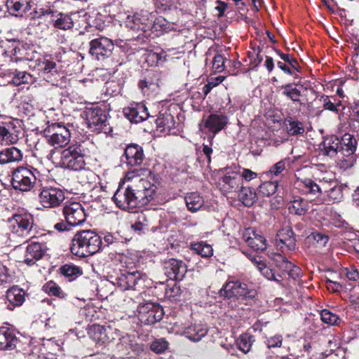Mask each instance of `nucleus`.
<instances>
[{"instance_id": "nucleus-18", "label": "nucleus", "mask_w": 359, "mask_h": 359, "mask_svg": "<svg viewBox=\"0 0 359 359\" xmlns=\"http://www.w3.org/2000/svg\"><path fill=\"white\" fill-rule=\"evenodd\" d=\"M187 271V266L181 260L170 259L165 262V274L170 280H182Z\"/></svg>"}, {"instance_id": "nucleus-2", "label": "nucleus", "mask_w": 359, "mask_h": 359, "mask_svg": "<svg viewBox=\"0 0 359 359\" xmlns=\"http://www.w3.org/2000/svg\"><path fill=\"white\" fill-rule=\"evenodd\" d=\"M101 245V238L95 232L83 230L75 234L70 250L77 257H86L98 252Z\"/></svg>"}, {"instance_id": "nucleus-26", "label": "nucleus", "mask_w": 359, "mask_h": 359, "mask_svg": "<svg viewBox=\"0 0 359 359\" xmlns=\"http://www.w3.org/2000/svg\"><path fill=\"white\" fill-rule=\"evenodd\" d=\"M45 253V247L39 243H32L27 247L25 255V262L33 265L36 261L39 260Z\"/></svg>"}, {"instance_id": "nucleus-38", "label": "nucleus", "mask_w": 359, "mask_h": 359, "mask_svg": "<svg viewBox=\"0 0 359 359\" xmlns=\"http://www.w3.org/2000/svg\"><path fill=\"white\" fill-rule=\"evenodd\" d=\"M286 160H280V161L272 165L270 169L266 172V175L271 179L276 177H282L287 172Z\"/></svg>"}, {"instance_id": "nucleus-56", "label": "nucleus", "mask_w": 359, "mask_h": 359, "mask_svg": "<svg viewBox=\"0 0 359 359\" xmlns=\"http://www.w3.org/2000/svg\"><path fill=\"white\" fill-rule=\"evenodd\" d=\"M224 78L223 76H217L215 78H211L208 81V83L203 88V93L205 95H207L211 90L218 86L220 83L224 81Z\"/></svg>"}, {"instance_id": "nucleus-35", "label": "nucleus", "mask_w": 359, "mask_h": 359, "mask_svg": "<svg viewBox=\"0 0 359 359\" xmlns=\"http://www.w3.org/2000/svg\"><path fill=\"white\" fill-rule=\"evenodd\" d=\"M287 132L290 135H301L304 133L303 123L292 117H287L284 121Z\"/></svg>"}, {"instance_id": "nucleus-44", "label": "nucleus", "mask_w": 359, "mask_h": 359, "mask_svg": "<svg viewBox=\"0 0 359 359\" xmlns=\"http://www.w3.org/2000/svg\"><path fill=\"white\" fill-rule=\"evenodd\" d=\"M11 82L15 86H20L22 83H28L32 82V76L25 72H19L15 70L10 73Z\"/></svg>"}, {"instance_id": "nucleus-47", "label": "nucleus", "mask_w": 359, "mask_h": 359, "mask_svg": "<svg viewBox=\"0 0 359 359\" xmlns=\"http://www.w3.org/2000/svg\"><path fill=\"white\" fill-rule=\"evenodd\" d=\"M43 290L48 294L58 297L60 298H65L66 296L61 288L53 281L46 283L43 287Z\"/></svg>"}, {"instance_id": "nucleus-64", "label": "nucleus", "mask_w": 359, "mask_h": 359, "mask_svg": "<svg viewBox=\"0 0 359 359\" xmlns=\"http://www.w3.org/2000/svg\"><path fill=\"white\" fill-rule=\"evenodd\" d=\"M133 40H127V41H122L120 43V47L122 48L123 51L127 54V55L132 56L134 53V50L133 48Z\"/></svg>"}, {"instance_id": "nucleus-46", "label": "nucleus", "mask_w": 359, "mask_h": 359, "mask_svg": "<svg viewBox=\"0 0 359 359\" xmlns=\"http://www.w3.org/2000/svg\"><path fill=\"white\" fill-rule=\"evenodd\" d=\"M60 270L63 276L71 279H74L82 273L81 269L74 264H65Z\"/></svg>"}, {"instance_id": "nucleus-9", "label": "nucleus", "mask_w": 359, "mask_h": 359, "mask_svg": "<svg viewBox=\"0 0 359 359\" xmlns=\"http://www.w3.org/2000/svg\"><path fill=\"white\" fill-rule=\"evenodd\" d=\"M222 296L228 299L236 297L238 299H252L256 292L250 289L247 284L240 281H229L220 290Z\"/></svg>"}, {"instance_id": "nucleus-20", "label": "nucleus", "mask_w": 359, "mask_h": 359, "mask_svg": "<svg viewBox=\"0 0 359 359\" xmlns=\"http://www.w3.org/2000/svg\"><path fill=\"white\" fill-rule=\"evenodd\" d=\"M203 126L213 135L221 131L228 123V117L222 113L210 114L207 118H203Z\"/></svg>"}, {"instance_id": "nucleus-31", "label": "nucleus", "mask_w": 359, "mask_h": 359, "mask_svg": "<svg viewBox=\"0 0 359 359\" xmlns=\"http://www.w3.org/2000/svg\"><path fill=\"white\" fill-rule=\"evenodd\" d=\"M157 130L168 134L175 126V120L172 114L169 113L161 114L156 120Z\"/></svg>"}, {"instance_id": "nucleus-15", "label": "nucleus", "mask_w": 359, "mask_h": 359, "mask_svg": "<svg viewBox=\"0 0 359 359\" xmlns=\"http://www.w3.org/2000/svg\"><path fill=\"white\" fill-rule=\"evenodd\" d=\"M20 126L18 120H10L0 125V137L2 140L14 144L19 140Z\"/></svg>"}, {"instance_id": "nucleus-41", "label": "nucleus", "mask_w": 359, "mask_h": 359, "mask_svg": "<svg viewBox=\"0 0 359 359\" xmlns=\"http://www.w3.org/2000/svg\"><path fill=\"white\" fill-rule=\"evenodd\" d=\"M138 18H136V26L137 25V21L142 25V27L138 26L136 29L141 30L144 33H146L153 25V20L151 13L147 11H142L141 13L138 15Z\"/></svg>"}, {"instance_id": "nucleus-45", "label": "nucleus", "mask_w": 359, "mask_h": 359, "mask_svg": "<svg viewBox=\"0 0 359 359\" xmlns=\"http://www.w3.org/2000/svg\"><path fill=\"white\" fill-rule=\"evenodd\" d=\"M254 341V337L252 335L245 333L240 336L237 341V345L241 351L247 353L250 351Z\"/></svg>"}, {"instance_id": "nucleus-7", "label": "nucleus", "mask_w": 359, "mask_h": 359, "mask_svg": "<svg viewBox=\"0 0 359 359\" xmlns=\"http://www.w3.org/2000/svg\"><path fill=\"white\" fill-rule=\"evenodd\" d=\"M88 128L97 133H107L111 130L107 122L106 112L100 107H91L86 111Z\"/></svg>"}, {"instance_id": "nucleus-60", "label": "nucleus", "mask_w": 359, "mask_h": 359, "mask_svg": "<svg viewBox=\"0 0 359 359\" xmlns=\"http://www.w3.org/2000/svg\"><path fill=\"white\" fill-rule=\"evenodd\" d=\"M48 133H50V135H57V134L70 133L69 129L66 128V126L60 124V123H53L51 126L48 127Z\"/></svg>"}, {"instance_id": "nucleus-36", "label": "nucleus", "mask_w": 359, "mask_h": 359, "mask_svg": "<svg viewBox=\"0 0 359 359\" xmlns=\"http://www.w3.org/2000/svg\"><path fill=\"white\" fill-rule=\"evenodd\" d=\"M187 208L191 212L198 210L203 205V200L198 193L192 192L187 194L185 198Z\"/></svg>"}, {"instance_id": "nucleus-55", "label": "nucleus", "mask_w": 359, "mask_h": 359, "mask_svg": "<svg viewBox=\"0 0 359 359\" xmlns=\"http://www.w3.org/2000/svg\"><path fill=\"white\" fill-rule=\"evenodd\" d=\"M99 330L102 335H104L105 340L108 341H113L119 336L116 332V330L113 329L111 326L102 327L99 328Z\"/></svg>"}, {"instance_id": "nucleus-17", "label": "nucleus", "mask_w": 359, "mask_h": 359, "mask_svg": "<svg viewBox=\"0 0 359 359\" xmlns=\"http://www.w3.org/2000/svg\"><path fill=\"white\" fill-rule=\"evenodd\" d=\"M273 261L277 269L280 271L282 277L287 273L290 278L296 279L300 274L299 267L287 260L280 254H275L273 257Z\"/></svg>"}, {"instance_id": "nucleus-32", "label": "nucleus", "mask_w": 359, "mask_h": 359, "mask_svg": "<svg viewBox=\"0 0 359 359\" xmlns=\"http://www.w3.org/2000/svg\"><path fill=\"white\" fill-rule=\"evenodd\" d=\"M288 210L291 214L304 215L309 210V203L301 197L295 198L288 204Z\"/></svg>"}, {"instance_id": "nucleus-61", "label": "nucleus", "mask_w": 359, "mask_h": 359, "mask_svg": "<svg viewBox=\"0 0 359 359\" xmlns=\"http://www.w3.org/2000/svg\"><path fill=\"white\" fill-rule=\"evenodd\" d=\"M212 68L217 72H222L224 69V59L222 55L217 54L214 57Z\"/></svg>"}, {"instance_id": "nucleus-24", "label": "nucleus", "mask_w": 359, "mask_h": 359, "mask_svg": "<svg viewBox=\"0 0 359 359\" xmlns=\"http://www.w3.org/2000/svg\"><path fill=\"white\" fill-rule=\"evenodd\" d=\"M139 63L144 67L147 66H156L162 59V55L160 53L149 50L146 47L139 48L136 50Z\"/></svg>"}, {"instance_id": "nucleus-50", "label": "nucleus", "mask_w": 359, "mask_h": 359, "mask_svg": "<svg viewBox=\"0 0 359 359\" xmlns=\"http://www.w3.org/2000/svg\"><path fill=\"white\" fill-rule=\"evenodd\" d=\"M304 188V191L307 194H316L320 193V188L315 182L311 179H305L300 181V184Z\"/></svg>"}, {"instance_id": "nucleus-19", "label": "nucleus", "mask_w": 359, "mask_h": 359, "mask_svg": "<svg viewBox=\"0 0 359 359\" xmlns=\"http://www.w3.org/2000/svg\"><path fill=\"white\" fill-rule=\"evenodd\" d=\"M219 184L225 193L236 192L242 185L241 176L234 171L227 172L219 179Z\"/></svg>"}, {"instance_id": "nucleus-54", "label": "nucleus", "mask_w": 359, "mask_h": 359, "mask_svg": "<svg viewBox=\"0 0 359 359\" xmlns=\"http://www.w3.org/2000/svg\"><path fill=\"white\" fill-rule=\"evenodd\" d=\"M26 50V53L25 55H23L24 60L29 61H36L37 63L41 60L40 54L36 50V47L27 44Z\"/></svg>"}, {"instance_id": "nucleus-52", "label": "nucleus", "mask_w": 359, "mask_h": 359, "mask_svg": "<svg viewBox=\"0 0 359 359\" xmlns=\"http://www.w3.org/2000/svg\"><path fill=\"white\" fill-rule=\"evenodd\" d=\"M135 144H129L125 149L121 161L128 165H133L135 163Z\"/></svg>"}, {"instance_id": "nucleus-63", "label": "nucleus", "mask_w": 359, "mask_h": 359, "mask_svg": "<svg viewBox=\"0 0 359 359\" xmlns=\"http://www.w3.org/2000/svg\"><path fill=\"white\" fill-rule=\"evenodd\" d=\"M12 276L8 273V269L0 262V285L12 281Z\"/></svg>"}, {"instance_id": "nucleus-43", "label": "nucleus", "mask_w": 359, "mask_h": 359, "mask_svg": "<svg viewBox=\"0 0 359 359\" xmlns=\"http://www.w3.org/2000/svg\"><path fill=\"white\" fill-rule=\"evenodd\" d=\"M259 271L269 280H273L278 283H280L282 280L281 273H277L274 269L266 266V264H258Z\"/></svg>"}, {"instance_id": "nucleus-37", "label": "nucleus", "mask_w": 359, "mask_h": 359, "mask_svg": "<svg viewBox=\"0 0 359 359\" xmlns=\"http://www.w3.org/2000/svg\"><path fill=\"white\" fill-rule=\"evenodd\" d=\"M47 140L50 145L55 147H62L66 146L70 141V133L57 134V135H48Z\"/></svg>"}, {"instance_id": "nucleus-10", "label": "nucleus", "mask_w": 359, "mask_h": 359, "mask_svg": "<svg viewBox=\"0 0 359 359\" xmlns=\"http://www.w3.org/2000/svg\"><path fill=\"white\" fill-rule=\"evenodd\" d=\"M64 191L55 187H43L39 194V201L46 208H55L65 200Z\"/></svg>"}, {"instance_id": "nucleus-16", "label": "nucleus", "mask_w": 359, "mask_h": 359, "mask_svg": "<svg viewBox=\"0 0 359 359\" xmlns=\"http://www.w3.org/2000/svg\"><path fill=\"white\" fill-rule=\"evenodd\" d=\"M276 246L283 252L293 251L296 248V239L294 233L290 227H285L280 229L276 235Z\"/></svg>"}, {"instance_id": "nucleus-1", "label": "nucleus", "mask_w": 359, "mask_h": 359, "mask_svg": "<svg viewBox=\"0 0 359 359\" xmlns=\"http://www.w3.org/2000/svg\"><path fill=\"white\" fill-rule=\"evenodd\" d=\"M144 160L142 147L136 144V177L142 176L136 184V201L140 199L139 203L141 205L147 204L151 201L154 194L153 184L149 180L151 179V172L149 168L145 167L146 163L143 162Z\"/></svg>"}, {"instance_id": "nucleus-12", "label": "nucleus", "mask_w": 359, "mask_h": 359, "mask_svg": "<svg viewBox=\"0 0 359 359\" xmlns=\"http://www.w3.org/2000/svg\"><path fill=\"white\" fill-rule=\"evenodd\" d=\"M12 234L27 238L30 237V233L34 225L33 216L29 213L18 214L13 216L11 220Z\"/></svg>"}, {"instance_id": "nucleus-14", "label": "nucleus", "mask_w": 359, "mask_h": 359, "mask_svg": "<svg viewBox=\"0 0 359 359\" xmlns=\"http://www.w3.org/2000/svg\"><path fill=\"white\" fill-rule=\"evenodd\" d=\"M113 199L121 209L135 212V190L133 186L128 185L123 192L119 188L114 195Z\"/></svg>"}, {"instance_id": "nucleus-11", "label": "nucleus", "mask_w": 359, "mask_h": 359, "mask_svg": "<svg viewBox=\"0 0 359 359\" xmlns=\"http://www.w3.org/2000/svg\"><path fill=\"white\" fill-rule=\"evenodd\" d=\"M62 213L67 223L72 226L82 224L86 219L84 208L79 202L66 203Z\"/></svg>"}, {"instance_id": "nucleus-40", "label": "nucleus", "mask_w": 359, "mask_h": 359, "mask_svg": "<svg viewBox=\"0 0 359 359\" xmlns=\"http://www.w3.org/2000/svg\"><path fill=\"white\" fill-rule=\"evenodd\" d=\"M11 43L10 48H12L11 50V55L14 57L15 61L24 60L23 55L26 53L27 43H24L19 41L12 40L9 41Z\"/></svg>"}, {"instance_id": "nucleus-6", "label": "nucleus", "mask_w": 359, "mask_h": 359, "mask_svg": "<svg viewBox=\"0 0 359 359\" xmlns=\"http://www.w3.org/2000/svg\"><path fill=\"white\" fill-rule=\"evenodd\" d=\"M46 16L53 22L55 28L67 30L73 27L72 19L67 14L58 12L53 6L41 8L34 11V15L32 18H41Z\"/></svg>"}, {"instance_id": "nucleus-42", "label": "nucleus", "mask_w": 359, "mask_h": 359, "mask_svg": "<svg viewBox=\"0 0 359 359\" xmlns=\"http://www.w3.org/2000/svg\"><path fill=\"white\" fill-rule=\"evenodd\" d=\"M191 249L196 254L202 257H210L213 255V249L212 246L204 242H199L191 245Z\"/></svg>"}, {"instance_id": "nucleus-58", "label": "nucleus", "mask_w": 359, "mask_h": 359, "mask_svg": "<svg viewBox=\"0 0 359 359\" xmlns=\"http://www.w3.org/2000/svg\"><path fill=\"white\" fill-rule=\"evenodd\" d=\"M277 53L283 60L287 62L292 69L299 72V64L297 59L289 54L283 53L280 50H278Z\"/></svg>"}, {"instance_id": "nucleus-29", "label": "nucleus", "mask_w": 359, "mask_h": 359, "mask_svg": "<svg viewBox=\"0 0 359 359\" xmlns=\"http://www.w3.org/2000/svg\"><path fill=\"white\" fill-rule=\"evenodd\" d=\"M208 333V328L202 324H194L185 327L184 334L192 341H199Z\"/></svg>"}, {"instance_id": "nucleus-30", "label": "nucleus", "mask_w": 359, "mask_h": 359, "mask_svg": "<svg viewBox=\"0 0 359 359\" xmlns=\"http://www.w3.org/2000/svg\"><path fill=\"white\" fill-rule=\"evenodd\" d=\"M22 159V153L17 147H11L0 151V164L18 162Z\"/></svg>"}, {"instance_id": "nucleus-13", "label": "nucleus", "mask_w": 359, "mask_h": 359, "mask_svg": "<svg viewBox=\"0 0 359 359\" xmlns=\"http://www.w3.org/2000/svg\"><path fill=\"white\" fill-rule=\"evenodd\" d=\"M114 48V45L111 39L102 36L90 41L89 53L97 60H102L111 55Z\"/></svg>"}, {"instance_id": "nucleus-48", "label": "nucleus", "mask_w": 359, "mask_h": 359, "mask_svg": "<svg viewBox=\"0 0 359 359\" xmlns=\"http://www.w3.org/2000/svg\"><path fill=\"white\" fill-rule=\"evenodd\" d=\"M346 187H344L343 185H336L334 187L331 188L328 191V197L330 201L333 203H339L344 198V189H346Z\"/></svg>"}, {"instance_id": "nucleus-59", "label": "nucleus", "mask_w": 359, "mask_h": 359, "mask_svg": "<svg viewBox=\"0 0 359 359\" xmlns=\"http://www.w3.org/2000/svg\"><path fill=\"white\" fill-rule=\"evenodd\" d=\"M283 337L280 334H276L269 337H266L265 344L268 348L280 347L282 344Z\"/></svg>"}, {"instance_id": "nucleus-3", "label": "nucleus", "mask_w": 359, "mask_h": 359, "mask_svg": "<svg viewBox=\"0 0 359 359\" xmlns=\"http://www.w3.org/2000/svg\"><path fill=\"white\" fill-rule=\"evenodd\" d=\"M39 172L28 167L20 166L12 174V185L15 190L29 191L37 182Z\"/></svg>"}, {"instance_id": "nucleus-25", "label": "nucleus", "mask_w": 359, "mask_h": 359, "mask_svg": "<svg viewBox=\"0 0 359 359\" xmlns=\"http://www.w3.org/2000/svg\"><path fill=\"white\" fill-rule=\"evenodd\" d=\"M19 343L15 330L8 327H0V350H13Z\"/></svg>"}, {"instance_id": "nucleus-57", "label": "nucleus", "mask_w": 359, "mask_h": 359, "mask_svg": "<svg viewBox=\"0 0 359 359\" xmlns=\"http://www.w3.org/2000/svg\"><path fill=\"white\" fill-rule=\"evenodd\" d=\"M136 285L140 287H151L152 285L151 280L148 278L145 273L136 271Z\"/></svg>"}, {"instance_id": "nucleus-4", "label": "nucleus", "mask_w": 359, "mask_h": 359, "mask_svg": "<svg viewBox=\"0 0 359 359\" xmlns=\"http://www.w3.org/2000/svg\"><path fill=\"white\" fill-rule=\"evenodd\" d=\"M83 150L81 144H73L61 152L62 166L72 170H81L85 167Z\"/></svg>"}, {"instance_id": "nucleus-21", "label": "nucleus", "mask_w": 359, "mask_h": 359, "mask_svg": "<svg viewBox=\"0 0 359 359\" xmlns=\"http://www.w3.org/2000/svg\"><path fill=\"white\" fill-rule=\"evenodd\" d=\"M36 5L35 0H7L6 7L10 14L22 17Z\"/></svg>"}, {"instance_id": "nucleus-39", "label": "nucleus", "mask_w": 359, "mask_h": 359, "mask_svg": "<svg viewBox=\"0 0 359 359\" xmlns=\"http://www.w3.org/2000/svg\"><path fill=\"white\" fill-rule=\"evenodd\" d=\"M278 187V180H269L264 182L261 184L258 189V194L261 195L263 197H268L273 195L277 190Z\"/></svg>"}, {"instance_id": "nucleus-28", "label": "nucleus", "mask_w": 359, "mask_h": 359, "mask_svg": "<svg viewBox=\"0 0 359 359\" xmlns=\"http://www.w3.org/2000/svg\"><path fill=\"white\" fill-rule=\"evenodd\" d=\"M25 291L18 286L8 289L6 292V299L9 302L8 309L13 310L15 306H21L25 301Z\"/></svg>"}, {"instance_id": "nucleus-51", "label": "nucleus", "mask_w": 359, "mask_h": 359, "mask_svg": "<svg viewBox=\"0 0 359 359\" xmlns=\"http://www.w3.org/2000/svg\"><path fill=\"white\" fill-rule=\"evenodd\" d=\"M168 348V342L164 338L154 340L150 345L151 351L156 353H163Z\"/></svg>"}, {"instance_id": "nucleus-8", "label": "nucleus", "mask_w": 359, "mask_h": 359, "mask_svg": "<svg viewBox=\"0 0 359 359\" xmlns=\"http://www.w3.org/2000/svg\"><path fill=\"white\" fill-rule=\"evenodd\" d=\"M163 316V309L158 304L146 302L138 306V319L144 325H152L160 321Z\"/></svg>"}, {"instance_id": "nucleus-22", "label": "nucleus", "mask_w": 359, "mask_h": 359, "mask_svg": "<svg viewBox=\"0 0 359 359\" xmlns=\"http://www.w3.org/2000/svg\"><path fill=\"white\" fill-rule=\"evenodd\" d=\"M36 65L39 75L47 81H50L51 77L58 72L57 64L50 55L41 59Z\"/></svg>"}, {"instance_id": "nucleus-49", "label": "nucleus", "mask_w": 359, "mask_h": 359, "mask_svg": "<svg viewBox=\"0 0 359 359\" xmlns=\"http://www.w3.org/2000/svg\"><path fill=\"white\" fill-rule=\"evenodd\" d=\"M320 318L323 323L330 325H336L340 321V318L337 315L330 312L327 309L321 311Z\"/></svg>"}, {"instance_id": "nucleus-62", "label": "nucleus", "mask_w": 359, "mask_h": 359, "mask_svg": "<svg viewBox=\"0 0 359 359\" xmlns=\"http://www.w3.org/2000/svg\"><path fill=\"white\" fill-rule=\"evenodd\" d=\"M309 238L313 239L320 246L324 247L327 243L329 238L327 235L320 232H313Z\"/></svg>"}, {"instance_id": "nucleus-53", "label": "nucleus", "mask_w": 359, "mask_h": 359, "mask_svg": "<svg viewBox=\"0 0 359 359\" xmlns=\"http://www.w3.org/2000/svg\"><path fill=\"white\" fill-rule=\"evenodd\" d=\"M149 116L147 108L144 104L142 102L136 103V123L147 120Z\"/></svg>"}, {"instance_id": "nucleus-34", "label": "nucleus", "mask_w": 359, "mask_h": 359, "mask_svg": "<svg viewBox=\"0 0 359 359\" xmlns=\"http://www.w3.org/2000/svg\"><path fill=\"white\" fill-rule=\"evenodd\" d=\"M238 198L245 206L250 207L256 202L257 194L253 189L241 186Z\"/></svg>"}, {"instance_id": "nucleus-27", "label": "nucleus", "mask_w": 359, "mask_h": 359, "mask_svg": "<svg viewBox=\"0 0 359 359\" xmlns=\"http://www.w3.org/2000/svg\"><path fill=\"white\" fill-rule=\"evenodd\" d=\"M321 151L324 155L330 157L334 156L340 150V140L336 135L325 137L322 142Z\"/></svg>"}, {"instance_id": "nucleus-5", "label": "nucleus", "mask_w": 359, "mask_h": 359, "mask_svg": "<svg viewBox=\"0 0 359 359\" xmlns=\"http://www.w3.org/2000/svg\"><path fill=\"white\" fill-rule=\"evenodd\" d=\"M339 140V152L344 156L340 160V167L348 169L353 167L356 161L355 152L357 148V140L353 135L345 133Z\"/></svg>"}, {"instance_id": "nucleus-33", "label": "nucleus", "mask_w": 359, "mask_h": 359, "mask_svg": "<svg viewBox=\"0 0 359 359\" xmlns=\"http://www.w3.org/2000/svg\"><path fill=\"white\" fill-rule=\"evenodd\" d=\"M302 86H298L297 83H287L283 85L280 88L282 89V95L287 97L294 102H300V96Z\"/></svg>"}, {"instance_id": "nucleus-23", "label": "nucleus", "mask_w": 359, "mask_h": 359, "mask_svg": "<svg viewBox=\"0 0 359 359\" xmlns=\"http://www.w3.org/2000/svg\"><path fill=\"white\" fill-rule=\"evenodd\" d=\"M243 238L248 246L255 251L264 252L267 248L266 238L252 229L245 231Z\"/></svg>"}]
</instances>
